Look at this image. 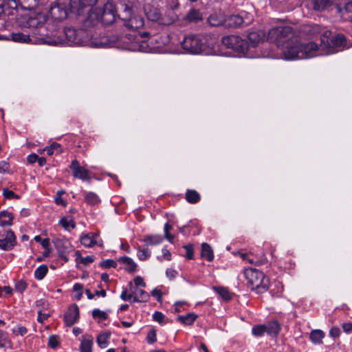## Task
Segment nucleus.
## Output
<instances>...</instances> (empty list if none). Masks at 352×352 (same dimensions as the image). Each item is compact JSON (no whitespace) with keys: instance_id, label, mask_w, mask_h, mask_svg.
<instances>
[{"instance_id":"1","label":"nucleus","mask_w":352,"mask_h":352,"mask_svg":"<svg viewBox=\"0 0 352 352\" xmlns=\"http://www.w3.org/2000/svg\"><path fill=\"white\" fill-rule=\"evenodd\" d=\"M45 16L42 14L31 16L25 21L22 31L12 32L9 36L16 43H29L35 38L50 45L62 44L63 37L56 31H50L45 25Z\"/></svg>"},{"instance_id":"2","label":"nucleus","mask_w":352,"mask_h":352,"mask_svg":"<svg viewBox=\"0 0 352 352\" xmlns=\"http://www.w3.org/2000/svg\"><path fill=\"white\" fill-rule=\"evenodd\" d=\"M331 35L329 30L324 31L321 38V43L318 46L316 43L311 41L302 43L296 37L289 41L283 50V57L285 60H295L309 58L316 56H322L328 51L318 52L320 50H327L329 43H325V38Z\"/></svg>"},{"instance_id":"3","label":"nucleus","mask_w":352,"mask_h":352,"mask_svg":"<svg viewBox=\"0 0 352 352\" xmlns=\"http://www.w3.org/2000/svg\"><path fill=\"white\" fill-rule=\"evenodd\" d=\"M173 1L175 2L174 6L170 9L162 10L157 7L155 2L146 3L144 6V13L150 21L162 25H170L177 19V15L173 9L179 6L177 0Z\"/></svg>"},{"instance_id":"4","label":"nucleus","mask_w":352,"mask_h":352,"mask_svg":"<svg viewBox=\"0 0 352 352\" xmlns=\"http://www.w3.org/2000/svg\"><path fill=\"white\" fill-rule=\"evenodd\" d=\"M116 17V10L112 3H107L103 9L92 8L89 12L87 21L91 25H95L98 22L104 25H110L113 23Z\"/></svg>"},{"instance_id":"5","label":"nucleus","mask_w":352,"mask_h":352,"mask_svg":"<svg viewBox=\"0 0 352 352\" xmlns=\"http://www.w3.org/2000/svg\"><path fill=\"white\" fill-rule=\"evenodd\" d=\"M208 38L201 35H188L182 42V46L187 52L194 54L211 53L210 45L207 44Z\"/></svg>"},{"instance_id":"6","label":"nucleus","mask_w":352,"mask_h":352,"mask_svg":"<svg viewBox=\"0 0 352 352\" xmlns=\"http://www.w3.org/2000/svg\"><path fill=\"white\" fill-rule=\"evenodd\" d=\"M248 287L256 293H263L268 288L269 280L264 274L254 268H247L244 271Z\"/></svg>"},{"instance_id":"7","label":"nucleus","mask_w":352,"mask_h":352,"mask_svg":"<svg viewBox=\"0 0 352 352\" xmlns=\"http://www.w3.org/2000/svg\"><path fill=\"white\" fill-rule=\"evenodd\" d=\"M296 38L293 32V29L289 26L274 28L269 30L267 34V41L272 43H276L278 46L283 45L293 38Z\"/></svg>"},{"instance_id":"8","label":"nucleus","mask_w":352,"mask_h":352,"mask_svg":"<svg viewBox=\"0 0 352 352\" xmlns=\"http://www.w3.org/2000/svg\"><path fill=\"white\" fill-rule=\"evenodd\" d=\"M122 20L124 21V25L131 30H136L142 28L144 25L143 18L135 14L133 8L129 6H124Z\"/></svg>"},{"instance_id":"9","label":"nucleus","mask_w":352,"mask_h":352,"mask_svg":"<svg viewBox=\"0 0 352 352\" xmlns=\"http://www.w3.org/2000/svg\"><path fill=\"white\" fill-rule=\"evenodd\" d=\"M221 42L226 48L238 53H245L248 49V42L239 36L228 35L223 36Z\"/></svg>"},{"instance_id":"10","label":"nucleus","mask_w":352,"mask_h":352,"mask_svg":"<svg viewBox=\"0 0 352 352\" xmlns=\"http://www.w3.org/2000/svg\"><path fill=\"white\" fill-rule=\"evenodd\" d=\"M16 244V236L10 229H0V249L9 251Z\"/></svg>"},{"instance_id":"11","label":"nucleus","mask_w":352,"mask_h":352,"mask_svg":"<svg viewBox=\"0 0 352 352\" xmlns=\"http://www.w3.org/2000/svg\"><path fill=\"white\" fill-rule=\"evenodd\" d=\"M69 168L72 170V175L74 178H77L89 183L90 182L91 172L86 169L85 167L80 166L78 160H73L69 166Z\"/></svg>"},{"instance_id":"12","label":"nucleus","mask_w":352,"mask_h":352,"mask_svg":"<svg viewBox=\"0 0 352 352\" xmlns=\"http://www.w3.org/2000/svg\"><path fill=\"white\" fill-rule=\"evenodd\" d=\"M329 32H331V34H332V32L331 31ZM331 37V35H330L328 38H325V43H329V47L326 51H328L329 52L325 53L323 55H328L330 54L335 53L336 52L335 47L345 45L346 39L344 35L338 34L332 38ZM324 51L325 50H320L319 52H322Z\"/></svg>"},{"instance_id":"13","label":"nucleus","mask_w":352,"mask_h":352,"mask_svg":"<svg viewBox=\"0 0 352 352\" xmlns=\"http://www.w3.org/2000/svg\"><path fill=\"white\" fill-rule=\"evenodd\" d=\"M50 14L53 20L61 21L67 18V12L64 5L54 4L50 9Z\"/></svg>"},{"instance_id":"14","label":"nucleus","mask_w":352,"mask_h":352,"mask_svg":"<svg viewBox=\"0 0 352 352\" xmlns=\"http://www.w3.org/2000/svg\"><path fill=\"white\" fill-rule=\"evenodd\" d=\"M79 318V309L76 305H71L65 314L64 320L65 324L71 327L74 324Z\"/></svg>"},{"instance_id":"15","label":"nucleus","mask_w":352,"mask_h":352,"mask_svg":"<svg viewBox=\"0 0 352 352\" xmlns=\"http://www.w3.org/2000/svg\"><path fill=\"white\" fill-rule=\"evenodd\" d=\"M65 35L69 43L74 45H81L82 41L79 36V32L72 28L65 30Z\"/></svg>"},{"instance_id":"16","label":"nucleus","mask_w":352,"mask_h":352,"mask_svg":"<svg viewBox=\"0 0 352 352\" xmlns=\"http://www.w3.org/2000/svg\"><path fill=\"white\" fill-rule=\"evenodd\" d=\"M227 25L232 28H239L242 25H248L250 23V20L245 21L241 15L233 14L226 19Z\"/></svg>"},{"instance_id":"17","label":"nucleus","mask_w":352,"mask_h":352,"mask_svg":"<svg viewBox=\"0 0 352 352\" xmlns=\"http://www.w3.org/2000/svg\"><path fill=\"white\" fill-rule=\"evenodd\" d=\"M265 32L263 30H258L252 31L248 34V39L253 47L256 46L260 42L264 41Z\"/></svg>"},{"instance_id":"18","label":"nucleus","mask_w":352,"mask_h":352,"mask_svg":"<svg viewBox=\"0 0 352 352\" xmlns=\"http://www.w3.org/2000/svg\"><path fill=\"white\" fill-rule=\"evenodd\" d=\"M12 4L16 7L17 6L16 0H9L8 2L5 0H0V16L1 14H13V10H10V8H12Z\"/></svg>"},{"instance_id":"19","label":"nucleus","mask_w":352,"mask_h":352,"mask_svg":"<svg viewBox=\"0 0 352 352\" xmlns=\"http://www.w3.org/2000/svg\"><path fill=\"white\" fill-rule=\"evenodd\" d=\"M98 234L94 233L83 234L80 236V242L82 245L87 248H91L97 243L96 238Z\"/></svg>"},{"instance_id":"20","label":"nucleus","mask_w":352,"mask_h":352,"mask_svg":"<svg viewBox=\"0 0 352 352\" xmlns=\"http://www.w3.org/2000/svg\"><path fill=\"white\" fill-rule=\"evenodd\" d=\"M325 336V333L320 329L312 330L309 334V339L314 344H322V340Z\"/></svg>"},{"instance_id":"21","label":"nucleus","mask_w":352,"mask_h":352,"mask_svg":"<svg viewBox=\"0 0 352 352\" xmlns=\"http://www.w3.org/2000/svg\"><path fill=\"white\" fill-rule=\"evenodd\" d=\"M119 262L124 265V269L129 272L136 270L137 265L132 258L128 256H122L119 258Z\"/></svg>"},{"instance_id":"22","label":"nucleus","mask_w":352,"mask_h":352,"mask_svg":"<svg viewBox=\"0 0 352 352\" xmlns=\"http://www.w3.org/2000/svg\"><path fill=\"white\" fill-rule=\"evenodd\" d=\"M93 338L91 336H82L80 346V352H92Z\"/></svg>"},{"instance_id":"23","label":"nucleus","mask_w":352,"mask_h":352,"mask_svg":"<svg viewBox=\"0 0 352 352\" xmlns=\"http://www.w3.org/2000/svg\"><path fill=\"white\" fill-rule=\"evenodd\" d=\"M13 216L11 213L6 210L1 211L0 212V226L1 229L6 226H11L12 224Z\"/></svg>"},{"instance_id":"24","label":"nucleus","mask_w":352,"mask_h":352,"mask_svg":"<svg viewBox=\"0 0 352 352\" xmlns=\"http://www.w3.org/2000/svg\"><path fill=\"white\" fill-rule=\"evenodd\" d=\"M209 24L212 26H219L226 21L224 16L221 13H214L208 18Z\"/></svg>"},{"instance_id":"25","label":"nucleus","mask_w":352,"mask_h":352,"mask_svg":"<svg viewBox=\"0 0 352 352\" xmlns=\"http://www.w3.org/2000/svg\"><path fill=\"white\" fill-rule=\"evenodd\" d=\"M265 326L266 327V333L270 336H276L280 330V324L276 320L268 322Z\"/></svg>"},{"instance_id":"26","label":"nucleus","mask_w":352,"mask_h":352,"mask_svg":"<svg viewBox=\"0 0 352 352\" xmlns=\"http://www.w3.org/2000/svg\"><path fill=\"white\" fill-rule=\"evenodd\" d=\"M186 200L192 204H197L200 201L201 197L195 190H187L185 194Z\"/></svg>"},{"instance_id":"27","label":"nucleus","mask_w":352,"mask_h":352,"mask_svg":"<svg viewBox=\"0 0 352 352\" xmlns=\"http://www.w3.org/2000/svg\"><path fill=\"white\" fill-rule=\"evenodd\" d=\"M314 9L321 11L331 6L333 0H312Z\"/></svg>"},{"instance_id":"28","label":"nucleus","mask_w":352,"mask_h":352,"mask_svg":"<svg viewBox=\"0 0 352 352\" xmlns=\"http://www.w3.org/2000/svg\"><path fill=\"white\" fill-rule=\"evenodd\" d=\"M201 256L208 261H212L214 258L213 251L211 247L206 243H204L201 245Z\"/></svg>"},{"instance_id":"29","label":"nucleus","mask_w":352,"mask_h":352,"mask_svg":"<svg viewBox=\"0 0 352 352\" xmlns=\"http://www.w3.org/2000/svg\"><path fill=\"white\" fill-rule=\"evenodd\" d=\"M340 12L344 20L352 21V1L347 2Z\"/></svg>"},{"instance_id":"30","label":"nucleus","mask_w":352,"mask_h":352,"mask_svg":"<svg viewBox=\"0 0 352 352\" xmlns=\"http://www.w3.org/2000/svg\"><path fill=\"white\" fill-rule=\"evenodd\" d=\"M70 6L73 12L81 14L86 8L83 0H70Z\"/></svg>"},{"instance_id":"31","label":"nucleus","mask_w":352,"mask_h":352,"mask_svg":"<svg viewBox=\"0 0 352 352\" xmlns=\"http://www.w3.org/2000/svg\"><path fill=\"white\" fill-rule=\"evenodd\" d=\"M185 20L190 23L197 22L201 20V15L199 10L191 9L185 16Z\"/></svg>"},{"instance_id":"32","label":"nucleus","mask_w":352,"mask_h":352,"mask_svg":"<svg viewBox=\"0 0 352 352\" xmlns=\"http://www.w3.org/2000/svg\"><path fill=\"white\" fill-rule=\"evenodd\" d=\"M163 241V237L161 235H147L144 238V241L148 245H155L161 243Z\"/></svg>"},{"instance_id":"33","label":"nucleus","mask_w":352,"mask_h":352,"mask_svg":"<svg viewBox=\"0 0 352 352\" xmlns=\"http://www.w3.org/2000/svg\"><path fill=\"white\" fill-rule=\"evenodd\" d=\"M12 347V342L9 338L8 334L3 331L0 330V348H8Z\"/></svg>"},{"instance_id":"34","label":"nucleus","mask_w":352,"mask_h":352,"mask_svg":"<svg viewBox=\"0 0 352 352\" xmlns=\"http://www.w3.org/2000/svg\"><path fill=\"white\" fill-rule=\"evenodd\" d=\"M85 201L91 206L97 205L100 202L99 197L93 192H85Z\"/></svg>"},{"instance_id":"35","label":"nucleus","mask_w":352,"mask_h":352,"mask_svg":"<svg viewBox=\"0 0 352 352\" xmlns=\"http://www.w3.org/2000/svg\"><path fill=\"white\" fill-rule=\"evenodd\" d=\"M22 9L31 10L36 8L38 0H17Z\"/></svg>"},{"instance_id":"36","label":"nucleus","mask_w":352,"mask_h":352,"mask_svg":"<svg viewBox=\"0 0 352 352\" xmlns=\"http://www.w3.org/2000/svg\"><path fill=\"white\" fill-rule=\"evenodd\" d=\"M111 333L109 332H105L100 334L97 338V342L98 346L104 349L107 347L108 340L109 339Z\"/></svg>"},{"instance_id":"37","label":"nucleus","mask_w":352,"mask_h":352,"mask_svg":"<svg viewBox=\"0 0 352 352\" xmlns=\"http://www.w3.org/2000/svg\"><path fill=\"white\" fill-rule=\"evenodd\" d=\"M197 315H195V314H192V313H190V314H188L186 316H180L178 317V320L186 324V325H190L192 324L195 320H196L197 318Z\"/></svg>"},{"instance_id":"38","label":"nucleus","mask_w":352,"mask_h":352,"mask_svg":"<svg viewBox=\"0 0 352 352\" xmlns=\"http://www.w3.org/2000/svg\"><path fill=\"white\" fill-rule=\"evenodd\" d=\"M48 272L47 266L41 265L34 272V276L38 280H42Z\"/></svg>"},{"instance_id":"39","label":"nucleus","mask_w":352,"mask_h":352,"mask_svg":"<svg viewBox=\"0 0 352 352\" xmlns=\"http://www.w3.org/2000/svg\"><path fill=\"white\" fill-rule=\"evenodd\" d=\"M59 223L66 230H70L71 228L74 229L76 227V223L72 219H67L63 217L59 221Z\"/></svg>"},{"instance_id":"40","label":"nucleus","mask_w":352,"mask_h":352,"mask_svg":"<svg viewBox=\"0 0 352 352\" xmlns=\"http://www.w3.org/2000/svg\"><path fill=\"white\" fill-rule=\"evenodd\" d=\"M44 151H46L49 155H52L55 152L60 153L61 152V146L56 142H54L50 146H46Z\"/></svg>"},{"instance_id":"41","label":"nucleus","mask_w":352,"mask_h":352,"mask_svg":"<svg viewBox=\"0 0 352 352\" xmlns=\"http://www.w3.org/2000/svg\"><path fill=\"white\" fill-rule=\"evenodd\" d=\"M327 30H322L321 28L318 25H313L309 27L307 30H306V32L310 36H316L319 34H323L324 31ZM322 34H321L322 38Z\"/></svg>"},{"instance_id":"42","label":"nucleus","mask_w":352,"mask_h":352,"mask_svg":"<svg viewBox=\"0 0 352 352\" xmlns=\"http://www.w3.org/2000/svg\"><path fill=\"white\" fill-rule=\"evenodd\" d=\"M252 334L256 337L263 336L266 333L265 324L256 325L252 329Z\"/></svg>"},{"instance_id":"43","label":"nucleus","mask_w":352,"mask_h":352,"mask_svg":"<svg viewBox=\"0 0 352 352\" xmlns=\"http://www.w3.org/2000/svg\"><path fill=\"white\" fill-rule=\"evenodd\" d=\"M214 290L218 293L219 296L222 297L226 300H229L231 299L232 296L230 292L224 287H214Z\"/></svg>"},{"instance_id":"44","label":"nucleus","mask_w":352,"mask_h":352,"mask_svg":"<svg viewBox=\"0 0 352 352\" xmlns=\"http://www.w3.org/2000/svg\"><path fill=\"white\" fill-rule=\"evenodd\" d=\"M137 256L141 261H145L151 256V252L147 248L139 249Z\"/></svg>"},{"instance_id":"45","label":"nucleus","mask_w":352,"mask_h":352,"mask_svg":"<svg viewBox=\"0 0 352 352\" xmlns=\"http://www.w3.org/2000/svg\"><path fill=\"white\" fill-rule=\"evenodd\" d=\"M60 344V339L57 336L52 335L48 339V346L52 349H56Z\"/></svg>"},{"instance_id":"46","label":"nucleus","mask_w":352,"mask_h":352,"mask_svg":"<svg viewBox=\"0 0 352 352\" xmlns=\"http://www.w3.org/2000/svg\"><path fill=\"white\" fill-rule=\"evenodd\" d=\"M75 254L77 256L76 260L80 259V263H82L84 265H88L94 261V258L92 256H87L86 257H82V256H80V254L79 252H76Z\"/></svg>"},{"instance_id":"47","label":"nucleus","mask_w":352,"mask_h":352,"mask_svg":"<svg viewBox=\"0 0 352 352\" xmlns=\"http://www.w3.org/2000/svg\"><path fill=\"white\" fill-rule=\"evenodd\" d=\"M140 298V300L142 302H146L149 298V295L145 291L142 289H137L133 292Z\"/></svg>"},{"instance_id":"48","label":"nucleus","mask_w":352,"mask_h":352,"mask_svg":"<svg viewBox=\"0 0 352 352\" xmlns=\"http://www.w3.org/2000/svg\"><path fill=\"white\" fill-rule=\"evenodd\" d=\"M92 316L94 318H98L100 320H105L107 318V314L98 309H95L92 311Z\"/></svg>"},{"instance_id":"49","label":"nucleus","mask_w":352,"mask_h":352,"mask_svg":"<svg viewBox=\"0 0 352 352\" xmlns=\"http://www.w3.org/2000/svg\"><path fill=\"white\" fill-rule=\"evenodd\" d=\"M100 266L104 267V268H110V267L115 268L117 266V263L112 259H107V260L102 261L100 263Z\"/></svg>"},{"instance_id":"50","label":"nucleus","mask_w":352,"mask_h":352,"mask_svg":"<svg viewBox=\"0 0 352 352\" xmlns=\"http://www.w3.org/2000/svg\"><path fill=\"white\" fill-rule=\"evenodd\" d=\"M82 289H83V286L82 284H80V283L74 284V285L73 287V290L75 292L78 293V296H76V298L78 300L80 299L82 296Z\"/></svg>"},{"instance_id":"51","label":"nucleus","mask_w":352,"mask_h":352,"mask_svg":"<svg viewBox=\"0 0 352 352\" xmlns=\"http://www.w3.org/2000/svg\"><path fill=\"white\" fill-rule=\"evenodd\" d=\"M147 342L148 343L153 344L157 340L156 331L154 329L151 330L147 334Z\"/></svg>"},{"instance_id":"52","label":"nucleus","mask_w":352,"mask_h":352,"mask_svg":"<svg viewBox=\"0 0 352 352\" xmlns=\"http://www.w3.org/2000/svg\"><path fill=\"white\" fill-rule=\"evenodd\" d=\"M13 332L21 336H24L27 333L28 330L25 327L18 325L13 329Z\"/></svg>"},{"instance_id":"53","label":"nucleus","mask_w":352,"mask_h":352,"mask_svg":"<svg viewBox=\"0 0 352 352\" xmlns=\"http://www.w3.org/2000/svg\"><path fill=\"white\" fill-rule=\"evenodd\" d=\"M247 261L249 263H250V264H254L256 265H260L264 264L265 263L266 258H261V259L254 260V258H250V256H249L248 258Z\"/></svg>"},{"instance_id":"54","label":"nucleus","mask_w":352,"mask_h":352,"mask_svg":"<svg viewBox=\"0 0 352 352\" xmlns=\"http://www.w3.org/2000/svg\"><path fill=\"white\" fill-rule=\"evenodd\" d=\"M3 196L6 199H12V198H18L19 197L14 194V192L12 190H9L8 188L3 189Z\"/></svg>"},{"instance_id":"55","label":"nucleus","mask_w":352,"mask_h":352,"mask_svg":"<svg viewBox=\"0 0 352 352\" xmlns=\"http://www.w3.org/2000/svg\"><path fill=\"white\" fill-rule=\"evenodd\" d=\"M153 318L154 320L161 323L163 322V320L164 319V315L160 311H155L153 314Z\"/></svg>"},{"instance_id":"56","label":"nucleus","mask_w":352,"mask_h":352,"mask_svg":"<svg viewBox=\"0 0 352 352\" xmlns=\"http://www.w3.org/2000/svg\"><path fill=\"white\" fill-rule=\"evenodd\" d=\"M340 334V329L338 327H333L329 331V336L332 338H338Z\"/></svg>"},{"instance_id":"57","label":"nucleus","mask_w":352,"mask_h":352,"mask_svg":"<svg viewBox=\"0 0 352 352\" xmlns=\"http://www.w3.org/2000/svg\"><path fill=\"white\" fill-rule=\"evenodd\" d=\"M184 248L186 250V258L188 259H192L193 258V254H194L192 246L190 245H186V246H184Z\"/></svg>"},{"instance_id":"58","label":"nucleus","mask_w":352,"mask_h":352,"mask_svg":"<svg viewBox=\"0 0 352 352\" xmlns=\"http://www.w3.org/2000/svg\"><path fill=\"white\" fill-rule=\"evenodd\" d=\"M167 277L172 280L177 275V272L174 269H167L166 272Z\"/></svg>"},{"instance_id":"59","label":"nucleus","mask_w":352,"mask_h":352,"mask_svg":"<svg viewBox=\"0 0 352 352\" xmlns=\"http://www.w3.org/2000/svg\"><path fill=\"white\" fill-rule=\"evenodd\" d=\"M9 169V164L5 162V161H1L0 162V173H4L6 172H7Z\"/></svg>"},{"instance_id":"60","label":"nucleus","mask_w":352,"mask_h":352,"mask_svg":"<svg viewBox=\"0 0 352 352\" xmlns=\"http://www.w3.org/2000/svg\"><path fill=\"white\" fill-rule=\"evenodd\" d=\"M162 294V293L161 290L157 289V288L153 289L151 292V295L157 298V301L161 300Z\"/></svg>"},{"instance_id":"61","label":"nucleus","mask_w":352,"mask_h":352,"mask_svg":"<svg viewBox=\"0 0 352 352\" xmlns=\"http://www.w3.org/2000/svg\"><path fill=\"white\" fill-rule=\"evenodd\" d=\"M15 287H16V289L17 291H19V292H23L26 288V285L24 282L19 281L16 284Z\"/></svg>"},{"instance_id":"62","label":"nucleus","mask_w":352,"mask_h":352,"mask_svg":"<svg viewBox=\"0 0 352 352\" xmlns=\"http://www.w3.org/2000/svg\"><path fill=\"white\" fill-rule=\"evenodd\" d=\"M134 283L136 286H142L143 287H144L146 286V284L144 282L143 278L140 276H136L134 278Z\"/></svg>"},{"instance_id":"63","label":"nucleus","mask_w":352,"mask_h":352,"mask_svg":"<svg viewBox=\"0 0 352 352\" xmlns=\"http://www.w3.org/2000/svg\"><path fill=\"white\" fill-rule=\"evenodd\" d=\"M49 316L50 315L48 314H42L41 311H39L38 314L37 320L39 322L43 323L45 320L48 318Z\"/></svg>"},{"instance_id":"64","label":"nucleus","mask_w":352,"mask_h":352,"mask_svg":"<svg viewBox=\"0 0 352 352\" xmlns=\"http://www.w3.org/2000/svg\"><path fill=\"white\" fill-rule=\"evenodd\" d=\"M131 298L132 296H131V294H128L126 290H123L120 295V298L124 301L129 300Z\"/></svg>"}]
</instances>
